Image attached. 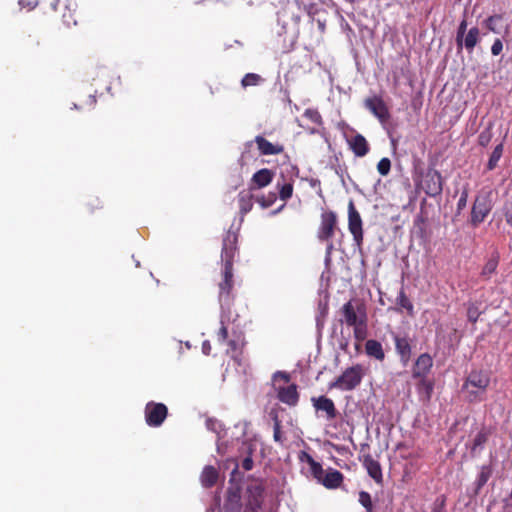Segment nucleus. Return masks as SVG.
Segmentation results:
<instances>
[{"mask_svg":"<svg viewBox=\"0 0 512 512\" xmlns=\"http://www.w3.org/2000/svg\"><path fill=\"white\" fill-rule=\"evenodd\" d=\"M237 234L228 231L223 238L221 261L223 262L222 280L219 283L220 308L230 309L232 303L231 290L233 288V261L237 251Z\"/></svg>","mask_w":512,"mask_h":512,"instance_id":"nucleus-1","label":"nucleus"},{"mask_svg":"<svg viewBox=\"0 0 512 512\" xmlns=\"http://www.w3.org/2000/svg\"><path fill=\"white\" fill-rule=\"evenodd\" d=\"M343 315L342 323L353 328L354 337L357 341H363L368 334L367 314L362 305H354L348 301L341 308Z\"/></svg>","mask_w":512,"mask_h":512,"instance_id":"nucleus-2","label":"nucleus"},{"mask_svg":"<svg viewBox=\"0 0 512 512\" xmlns=\"http://www.w3.org/2000/svg\"><path fill=\"white\" fill-rule=\"evenodd\" d=\"M490 383L489 375L484 371L474 370L467 376L462 386L469 402H479L484 399V394Z\"/></svg>","mask_w":512,"mask_h":512,"instance_id":"nucleus-3","label":"nucleus"},{"mask_svg":"<svg viewBox=\"0 0 512 512\" xmlns=\"http://www.w3.org/2000/svg\"><path fill=\"white\" fill-rule=\"evenodd\" d=\"M364 369L357 364L347 368L339 377L329 384L330 389H339L341 391H351L355 389L362 381Z\"/></svg>","mask_w":512,"mask_h":512,"instance_id":"nucleus-4","label":"nucleus"},{"mask_svg":"<svg viewBox=\"0 0 512 512\" xmlns=\"http://www.w3.org/2000/svg\"><path fill=\"white\" fill-rule=\"evenodd\" d=\"M421 188L429 197H436L443 190L442 176L434 169H428L421 180Z\"/></svg>","mask_w":512,"mask_h":512,"instance_id":"nucleus-5","label":"nucleus"},{"mask_svg":"<svg viewBox=\"0 0 512 512\" xmlns=\"http://www.w3.org/2000/svg\"><path fill=\"white\" fill-rule=\"evenodd\" d=\"M145 420L150 427H159L167 417L168 409L163 403L148 402L145 406Z\"/></svg>","mask_w":512,"mask_h":512,"instance_id":"nucleus-6","label":"nucleus"},{"mask_svg":"<svg viewBox=\"0 0 512 512\" xmlns=\"http://www.w3.org/2000/svg\"><path fill=\"white\" fill-rule=\"evenodd\" d=\"M348 229L355 244L360 247L363 242L362 219L352 200L348 204Z\"/></svg>","mask_w":512,"mask_h":512,"instance_id":"nucleus-7","label":"nucleus"},{"mask_svg":"<svg viewBox=\"0 0 512 512\" xmlns=\"http://www.w3.org/2000/svg\"><path fill=\"white\" fill-rule=\"evenodd\" d=\"M392 339L395 344V350L399 355L403 366H407L412 355L411 339L408 335L392 332Z\"/></svg>","mask_w":512,"mask_h":512,"instance_id":"nucleus-8","label":"nucleus"},{"mask_svg":"<svg viewBox=\"0 0 512 512\" xmlns=\"http://www.w3.org/2000/svg\"><path fill=\"white\" fill-rule=\"evenodd\" d=\"M492 209V205L488 197L479 196L476 198L471 212V223L478 226L484 221Z\"/></svg>","mask_w":512,"mask_h":512,"instance_id":"nucleus-9","label":"nucleus"},{"mask_svg":"<svg viewBox=\"0 0 512 512\" xmlns=\"http://www.w3.org/2000/svg\"><path fill=\"white\" fill-rule=\"evenodd\" d=\"M365 107L380 121L384 124L390 119L389 110L382 100L378 96L367 98L364 102Z\"/></svg>","mask_w":512,"mask_h":512,"instance_id":"nucleus-10","label":"nucleus"},{"mask_svg":"<svg viewBox=\"0 0 512 512\" xmlns=\"http://www.w3.org/2000/svg\"><path fill=\"white\" fill-rule=\"evenodd\" d=\"M337 224V216L333 211L324 212L321 215V224L318 230V238L321 241H329L334 235Z\"/></svg>","mask_w":512,"mask_h":512,"instance_id":"nucleus-11","label":"nucleus"},{"mask_svg":"<svg viewBox=\"0 0 512 512\" xmlns=\"http://www.w3.org/2000/svg\"><path fill=\"white\" fill-rule=\"evenodd\" d=\"M313 406L317 412L325 413L327 420H333L337 416V410L334 402L325 396L312 398Z\"/></svg>","mask_w":512,"mask_h":512,"instance_id":"nucleus-12","label":"nucleus"},{"mask_svg":"<svg viewBox=\"0 0 512 512\" xmlns=\"http://www.w3.org/2000/svg\"><path fill=\"white\" fill-rule=\"evenodd\" d=\"M276 391L277 397L282 403H285L289 406L297 405L299 394L295 384H290L288 386H278L276 387Z\"/></svg>","mask_w":512,"mask_h":512,"instance_id":"nucleus-13","label":"nucleus"},{"mask_svg":"<svg viewBox=\"0 0 512 512\" xmlns=\"http://www.w3.org/2000/svg\"><path fill=\"white\" fill-rule=\"evenodd\" d=\"M433 365V359L432 357L427 354L423 353L421 354L414 365L412 376L413 378H424L429 373L430 369Z\"/></svg>","mask_w":512,"mask_h":512,"instance_id":"nucleus-14","label":"nucleus"},{"mask_svg":"<svg viewBox=\"0 0 512 512\" xmlns=\"http://www.w3.org/2000/svg\"><path fill=\"white\" fill-rule=\"evenodd\" d=\"M363 466L366 468L368 475L378 484L382 483L383 475L380 463L371 455H365L363 458Z\"/></svg>","mask_w":512,"mask_h":512,"instance_id":"nucleus-15","label":"nucleus"},{"mask_svg":"<svg viewBox=\"0 0 512 512\" xmlns=\"http://www.w3.org/2000/svg\"><path fill=\"white\" fill-rule=\"evenodd\" d=\"M249 499L245 512H257L263 501V488L260 485L252 486L248 489Z\"/></svg>","mask_w":512,"mask_h":512,"instance_id":"nucleus-16","label":"nucleus"},{"mask_svg":"<svg viewBox=\"0 0 512 512\" xmlns=\"http://www.w3.org/2000/svg\"><path fill=\"white\" fill-rule=\"evenodd\" d=\"M350 149L357 157H364L369 152V145L365 137L361 134H356L348 140Z\"/></svg>","mask_w":512,"mask_h":512,"instance_id":"nucleus-17","label":"nucleus"},{"mask_svg":"<svg viewBox=\"0 0 512 512\" xmlns=\"http://www.w3.org/2000/svg\"><path fill=\"white\" fill-rule=\"evenodd\" d=\"M255 143L262 155H277L283 151V146L273 144L260 135L255 137Z\"/></svg>","mask_w":512,"mask_h":512,"instance_id":"nucleus-18","label":"nucleus"},{"mask_svg":"<svg viewBox=\"0 0 512 512\" xmlns=\"http://www.w3.org/2000/svg\"><path fill=\"white\" fill-rule=\"evenodd\" d=\"M342 481L343 474L340 471L336 469H329L326 473H324L320 483L326 488L335 489L341 485Z\"/></svg>","mask_w":512,"mask_h":512,"instance_id":"nucleus-19","label":"nucleus"},{"mask_svg":"<svg viewBox=\"0 0 512 512\" xmlns=\"http://www.w3.org/2000/svg\"><path fill=\"white\" fill-rule=\"evenodd\" d=\"M300 459L301 461H304L309 465L311 474L315 479H317L318 482H320L325 473L322 468V465L319 462L315 461L313 457L306 452H302Z\"/></svg>","mask_w":512,"mask_h":512,"instance_id":"nucleus-20","label":"nucleus"},{"mask_svg":"<svg viewBox=\"0 0 512 512\" xmlns=\"http://www.w3.org/2000/svg\"><path fill=\"white\" fill-rule=\"evenodd\" d=\"M273 180V173L266 168L257 171L252 177V185L256 188H263Z\"/></svg>","mask_w":512,"mask_h":512,"instance_id":"nucleus-21","label":"nucleus"},{"mask_svg":"<svg viewBox=\"0 0 512 512\" xmlns=\"http://www.w3.org/2000/svg\"><path fill=\"white\" fill-rule=\"evenodd\" d=\"M365 351L369 357L375 358L376 360L383 361L385 358L382 344L377 340H367L365 343Z\"/></svg>","mask_w":512,"mask_h":512,"instance_id":"nucleus-22","label":"nucleus"},{"mask_svg":"<svg viewBox=\"0 0 512 512\" xmlns=\"http://www.w3.org/2000/svg\"><path fill=\"white\" fill-rule=\"evenodd\" d=\"M480 31L477 27H472L462 38V48L464 47L471 53L479 41Z\"/></svg>","mask_w":512,"mask_h":512,"instance_id":"nucleus-23","label":"nucleus"},{"mask_svg":"<svg viewBox=\"0 0 512 512\" xmlns=\"http://www.w3.org/2000/svg\"><path fill=\"white\" fill-rule=\"evenodd\" d=\"M218 479V471L213 466H205L202 473H201V484L206 487H212L216 484Z\"/></svg>","mask_w":512,"mask_h":512,"instance_id":"nucleus-24","label":"nucleus"},{"mask_svg":"<svg viewBox=\"0 0 512 512\" xmlns=\"http://www.w3.org/2000/svg\"><path fill=\"white\" fill-rule=\"evenodd\" d=\"M230 322V309L221 308L220 324L221 327L218 331L217 338L220 343L226 341L228 337V330L226 324Z\"/></svg>","mask_w":512,"mask_h":512,"instance_id":"nucleus-25","label":"nucleus"},{"mask_svg":"<svg viewBox=\"0 0 512 512\" xmlns=\"http://www.w3.org/2000/svg\"><path fill=\"white\" fill-rule=\"evenodd\" d=\"M252 195L250 192L241 191L238 195L239 207L241 213L247 214L252 209Z\"/></svg>","mask_w":512,"mask_h":512,"instance_id":"nucleus-26","label":"nucleus"},{"mask_svg":"<svg viewBox=\"0 0 512 512\" xmlns=\"http://www.w3.org/2000/svg\"><path fill=\"white\" fill-rule=\"evenodd\" d=\"M396 303L397 305L401 308V309H405L407 310V312L412 315L413 314V304L412 302L409 300V298L407 297V295L405 294L404 290L401 289L397 298H396Z\"/></svg>","mask_w":512,"mask_h":512,"instance_id":"nucleus-27","label":"nucleus"},{"mask_svg":"<svg viewBox=\"0 0 512 512\" xmlns=\"http://www.w3.org/2000/svg\"><path fill=\"white\" fill-rule=\"evenodd\" d=\"M502 154H503V144L500 143L494 148V150L489 158V161L487 163L488 170H493L497 166L498 161L502 157Z\"/></svg>","mask_w":512,"mask_h":512,"instance_id":"nucleus-28","label":"nucleus"},{"mask_svg":"<svg viewBox=\"0 0 512 512\" xmlns=\"http://www.w3.org/2000/svg\"><path fill=\"white\" fill-rule=\"evenodd\" d=\"M498 266V257L493 256L484 265L481 275L485 278H489L492 274L496 272Z\"/></svg>","mask_w":512,"mask_h":512,"instance_id":"nucleus-29","label":"nucleus"},{"mask_svg":"<svg viewBox=\"0 0 512 512\" xmlns=\"http://www.w3.org/2000/svg\"><path fill=\"white\" fill-rule=\"evenodd\" d=\"M240 497L238 494L233 493L229 496L224 505V512H239L240 510Z\"/></svg>","mask_w":512,"mask_h":512,"instance_id":"nucleus-30","label":"nucleus"},{"mask_svg":"<svg viewBox=\"0 0 512 512\" xmlns=\"http://www.w3.org/2000/svg\"><path fill=\"white\" fill-rule=\"evenodd\" d=\"M277 188L279 190V196L282 200H287L291 198L293 193V184L291 182H283L277 183Z\"/></svg>","mask_w":512,"mask_h":512,"instance_id":"nucleus-31","label":"nucleus"},{"mask_svg":"<svg viewBox=\"0 0 512 512\" xmlns=\"http://www.w3.org/2000/svg\"><path fill=\"white\" fill-rule=\"evenodd\" d=\"M487 440H488V432L486 430L479 431L473 440L472 450L473 451H476L477 449L481 450Z\"/></svg>","mask_w":512,"mask_h":512,"instance_id":"nucleus-32","label":"nucleus"},{"mask_svg":"<svg viewBox=\"0 0 512 512\" xmlns=\"http://www.w3.org/2000/svg\"><path fill=\"white\" fill-rule=\"evenodd\" d=\"M491 476V469L490 467L488 466H483L481 468V471L477 477V480H476V485H477V489H481L486 483L487 481L489 480Z\"/></svg>","mask_w":512,"mask_h":512,"instance_id":"nucleus-33","label":"nucleus"},{"mask_svg":"<svg viewBox=\"0 0 512 512\" xmlns=\"http://www.w3.org/2000/svg\"><path fill=\"white\" fill-rule=\"evenodd\" d=\"M358 501L365 508L366 512H373L372 499L368 492L360 491Z\"/></svg>","mask_w":512,"mask_h":512,"instance_id":"nucleus-34","label":"nucleus"},{"mask_svg":"<svg viewBox=\"0 0 512 512\" xmlns=\"http://www.w3.org/2000/svg\"><path fill=\"white\" fill-rule=\"evenodd\" d=\"M466 30H467V21L465 19H463L460 22L458 29H457V33H456V44H457L458 49H462V38L466 34Z\"/></svg>","mask_w":512,"mask_h":512,"instance_id":"nucleus-35","label":"nucleus"},{"mask_svg":"<svg viewBox=\"0 0 512 512\" xmlns=\"http://www.w3.org/2000/svg\"><path fill=\"white\" fill-rule=\"evenodd\" d=\"M206 427H207L208 430H211V431L215 432L218 435L219 440L221 439V435L220 434L223 431V427H222L221 422H219L216 419L209 418L206 421Z\"/></svg>","mask_w":512,"mask_h":512,"instance_id":"nucleus-36","label":"nucleus"},{"mask_svg":"<svg viewBox=\"0 0 512 512\" xmlns=\"http://www.w3.org/2000/svg\"><path fill=\"white\" fill-rule=\"evenodd\" d=\"M391 169V161L389 158H382L377 164V170L382 176H386L389 174Z\"/></svg>","mask_w":512,"mask_h":512,"instance_id":"nucleus-37","label":"nucleus"},{"mask_svg":"<svg viewBox=\"0 0 512 512\" xmlns=\"http://www.w3.org/2000/svg\"><path fill=\"white\" fill-rule=\"evenodd\" d=\"M260 80L261 77L258 74L248 73L243 77L241 83L244 87H247L257 85L260 82Z\"/></svg>","mask_w":512,"mask_h":512,"instance_id":"nucleus-38","label":"nucleus"},{"mask_svg":"<svg viewBox=\"0 0 512 512\" xmlns=\"http://www.w3.org/2000/svg\"><path fill=\"white\" fill-rule=\"evenodd\" d=\"M304 117L309 119L311 122L315 124H321L322 123V117L320 113L316 109L308 108L304 112Z\"/></svg>","mask_w":512,"mask_h":512,"instance_id":"nucleus-39","label":"nucleus"},{"mask_svg":"<svg viewBox=\"0 0 512 512\" xmlns=\"http://www.w3.org/2000/svg\"><path fill=\"white\" fill-rule=\"evenodd\" d=\"M501 19L502 17L500 15L490 16L485 20V25L490 31L499 33V29L497 28L496 24L498 21H501Z\"/></svg>","mask_w":512,"mask_h":512,"instance_id":"nucleus-40","label":"nucleus"},{"mask_svg":"<svg viewBox=\"0 0 512 512\" xmlns=\"http://www.w3.org/2000/svg\"><path fill=\"white\" fill-rule=\"evenodd\" d=\"M468 201V189L464 187L460 193V197L457 202V211L460 213L467 205Z\"/></svg>","mask_w":512,"mask_h":512,"instance_id":"nucleus-41","label":"nucleus"},{"mask_svg":"<svg viewBox=\"0 0 512 512\" xmlns=\"http://www.w3.org/2000/svg\"><path fill=\"white\" fill-rule=\"evenodd\" d=\"M481 312L479 308L475 304H471L467 309V317L471 322H476L480 316Z\"/></svg>","mask_w":512,"mask_h":512,"instance_id":"nucleus-42","label":"nucleus"},{"mask_svg":"<svg viewBox=\"0 0 512 512\" xmlns=\"http://www.w3.org/2000/svg\"><path fill=\"white\" fill-rule=\"evenodd\" d=\"M277 199L276 193H269L267 198L261 197L257 201L263 208L270 207Z\"/></svg>","mask_w":512,"mask_h":512,"instance_id":"nucleus-43","label":"nucleus"},{"mask_svg":"<svg viewBox=\"0 0 512 512\" xmlns=\"http://www.w3.org/2000/svg\"><path fill=\"white\" fill-rule=\"evenodd\" d=\"M46 0H19V5L22 8H28V10L34 9L40 2H45Z\"/></svg>","mask_w":512,"mask_h":512,"instance_id":"nucleus-44","label":"nucleus"},{"mask_svg":"<svg viewBox=\"0 0 512 512\" xmlns=\"http://www.w3.org/2000/svg\"><path fill=\"white\" fill-rule=\"evenodd\" d=\"M491 140V132L489 129L482 131L479 135V144L482 146L488 145Z\"/></svg>","mask_w":512,"mask_h":512,"instance_id":"nucleus-45","label":"nucleus"},{"mask_svg":"<svg viewBox=\"0 0 512 512\" xmlns=\"http://www.w3.org/2000/svg\"><path fill=\"white\" fill-rule=\"evenodd\" d=\"M503 50V43L500 39H496L491 47V53L494 56L499 55Z\"/></svg>","mask_w":512,"mask_h":512,"instance_id":"nucleus-46","label":"nucleus"},{"mask_svg":"<svg viewBox=\"0 0 512 512\" xmlns=\"http://www.w3.org/2000/svg\"><path fill=\"white\" fill-rule=\"evenodd\" d=\"M504 216L507 224L512 226V203H507L504 206Z\"/></svg>","mask_w":512,"mask_h":512,"instance_id":"nucleus-47","label":"nucleus"},{"mask_svg":"<svg viewBox=\"0 0 512 512\" xmlns=\"http://www.w3.org/2000/svg\"><path fill=\"white\" fill-rule=\"evenodd\" d=\"M334 249V245L331 241H329L326 245V253H325V264L328 266L331 262V254Z\"/></svg>","mask_w":512,"mask_h":512,"instance_id":"nucleus-48","label":"nucleus"},{"mask_svg":"<svg viewBox=\"0 0 512 512\" xmlns=\"http://www.w3.org/2000/svg\"><path fill=\"white\" fill-rule=\"evenodd\" d=\"M274 381L282 380L285 384H287L290 380L289 374L286 372L278 371L273 375Z\"/></svg>","mask_w":512,"mask_h":512,"instance_id":"nucleus-49","label":"nucleus"},{"mask_svg":"<svg viewBox=\"0 0 512 512\" xmlns=\"http://www.w3.org/2000/svg\"><path fill=\"white\" fill-rule=\"evenodd\" d=\"M242 467L244 470L246 471H250L252 468H253V459L251 456H248L246 457L243 461H242Z\"/></svg>","mask_w":512,"mask_h":512,"instance_id":"nucleus-50","label":"nucleus"},{"mask_svg":"<svg viewBox=\"0 0 512 512\" xmlns=\"http://www.w3.org/2000/svg\"><path fill=\"white\" fill-rule=\"evenodd\" d=\"M202 352L205 354V355H209L210 352H211V344L208 340L204 341L202 343Z\"/></svg>","mask_w":512,"mask_h":512,"instance_id":"nucleus-51","label":"nucleus"},{"mask_svg":"<svg viewBox=\"0 0 512 512\" xmlns=\"http://www.w3.org/2000/svg\"><path fill=\"white\" fill-rule=\"evenodd\" d=\"M273 437H274L275 441H280V438H281V436H280V425H279L278 422H276L275 425H274V436Z\"/></svg>","mask_w":512,"mask_h":512,"instance_id":"nucleus-52","label":"nucleus"},{"mask_svg":"<svg viewBox=\"0 0 512 512\" xmlns=\"http://www.w3.org/2000/svg\"><path fill=\"white\" fill-rule=\"evenodd\" d=\"M228 345H229L231 351H235L237 349V343L234 340H230L228 342Z\"/></svg>","mask_w":512,"mask_h":512,"instance_id":"nucleus-53","label":"nucleus"},{"mask_svg":"<svg viewBox=\"0 0 512 512\" xmlns=\"http://www.w3.org/2000/svg\"><path fill=\"white\" fill-rule=\"evenodd\" d=\"M63 21H64V23H65L67 26H70V25H71V23L76 24V21H75V20L70 21L69 19H67L66 14H64V15H63Z\"/></svg>","mask_w":512,"mask_h":512,"instance_id":"nucleus-54","label":"nucleus"},{"mask_svg":"<svg viewBox=\"0 0 512 512\" xmlns=\"http://www.w3.org/2000/svg\"><path fill=\"white\" fill-rule=\"evenodd\" d=\"M422 384L426 387L427 393L429 395L432 390V385L426 381H422Z\"/></svg>","mask_w":512,"mask_h":512,"instance_id":"nucleus-55","label":"nucleus"},{"mask_svg":"<svg viewBox=\"0 0 512 512\" xmlns=\"http://www.w3.org/2000/svg\"><path fill=\"white\" fill-rule=\"evenodd\" d=\"M320 309H321V315L324 317L326 314H327V304H324L323 306L320 305Z\"/></svg>","mask_w":512,"mask_h":512,"instance_id":"nucleus-56","label":"nucleus"},{"mask_svg":"<svg viewBox=\"0 0 512 512\" xmlns=\"http://www.w3.org/2000/svg\"><path fill=\"white\" fill-rule=\"evenodd\" d=\"M57 5H58V1L57 0H53L50 2V7L52 8V10H56L57 9Z\"/></svg>","mask_w":512,"mask_h":512,"instance_id":"nucleus-57","label":"nucleus"},{"mask_svg":"<svg viewBox=\"0 0 512 512\" xmlns=\"http://www.w3.org/2000/svg\"><path fill=\"white\" fill-rule=\"evenodd\" d=\"M310 184H311L312 187H315L317 185L319 186L320 185V181L316 180V179H312Z\"/></svg>","mask_w":512,"mask_h":512,"instance_id":"nucleus-58","label":"nucleus"},{"mask_svg":"<svg viewBox=\"0 0 512 512\" xmlns=\"http://www.w3.org/2000/svg\"><path fill=\"white\" fill-rule=\"evenodd\" d=\"M284 207V205H282L280 208H278V210L276 211H273L272 214L275 215L277 214L279 211H281V209Z\"/></svg>","mask_w":512,"mask_h":512,"instance_id":"nucleus-59","label":"nucleus"},{"mask_svg":"<svg viewBox=\"0 0 512 512\" xmlns=\"http://www.w3.org/2000/svg\"><path fill=\"white\" fill-rule=\"evenodd\" d=\"M221 445H222V444L218 442V444H217L218 451H220V449H221Z\"/></svg>","mask_w":512,"mask_h":512,"instance_id":"nucleus-60","label":"nucleus"},{"mask_svg":"<svg viewBox=\"0 0 512 512\" xmlns=\"http://www.w3.org/2000/svg\"><path fill=\"white\" fill-rule=\"evenodd\" d=\"M90 98H91V102L94 103L95 102L94 96H90Z\"/></svg>","mask_w":512,"mask_h":512,"instance_id":"nucleus-61","label":"nucleus"}]
</instances>
